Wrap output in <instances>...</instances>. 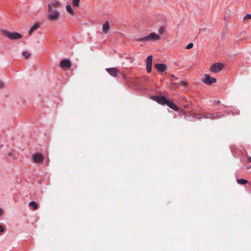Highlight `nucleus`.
Returning a JSON list of instances; mask_svg holds the SVG:
<instances>
[{
    "instance_id": "29",
    "label": "nucleus",
    "mask_w": 251,
    "mask_h": 251,
    "mask_svg": "<svg viewBox=\"0 0 251 251\" xmlns=\"http://www.w3.org/2000/svg\"><path fill=\"white\" fill-rule=\"evenodd\" d=\"M125 56V54H122V55L121 56V57H125V58H126V59H128V60H130V59H131V58L130 56Z\"/></svg>"
},
{
    "instance_id": "15",
    "label": "nucleus",
    "mask_w": 251,
    "mask_h": 251,
    "mask_svg": "<svg viewBox=\"0 0 251 251\" xmlns=\"http://www.w3.org/2000/svg\"><path fill=\"white\" fill-rule=\"evenodd\" d=\"M166 105L176 111L179 110V107L170 100H167Z\"/></svg>"
},
{
    "instance_id": "13",
    "label": "nucleus",
    "mask_w": 251,
    "mask_h": 251,
    "mask_svg": "<svg viewBox=\"0 0 251 251\" xmlns=\"http://www.w3.org/2000/svg\"><path fill=\"white\" fill-rule=\"evenodd\" d=\"M52 12V13H50L48 15V19L50 21L56 20L60 15V13L56 10Z\"/></svg>"
},
{
    "instance_id": "28",
    "label": "nucleus",
    "mask_w": 251,
    "mask_h": 251,
    "mask_svg": "<svg viewBox=\"0 0 251 251\" xmlns=\"http://www.w3.org/2000/svg\"><path fill=\"white\" fill-rule=\"evenodd\" d=\"M251 19V14H247L244 17V20H248Z\"/></svg>"
},
{
    "instance_id": "4",
    "label": "nucleus",
    "mask_w": 251,
    "mask_h": 251,
    "mask_svg": "<svg viewBox=\"0 0 251 251\" xmlns=\"http://www.w3.org/2000/svg\"><path fill=\"white\" fill-rule=\"evenodd\" d=\"M0 32L3 36L8 37L11 40L20 39L23 37V35L17 32H10L5 29H1Z\"/></svg>"
},
{
    "instance_id": "17",
    "label": "nucleus",
    "mask_w": 251,
    "mask_h": 251,
    "mask_svg": "<svg viewBox=\"0 0 251 251\" xmlns=\"http://www.w3.org/2000/svg\"><path fill=\"white\" fill-rule=\"evenodd\" d=\"M110 28V25L109 22L108 21H106L103 25L102 26V30L103 32L105 33H107L108 31Z\"/></svg>"
},
{
    "instance_id": "32",
    "label": "nucleus",
    "mask_w": 251,
    "mask_h": 251,
    "mask_svg": "<svg viewBox=\"0 0 251 251\" xmlns=\"http://www.w3.org/2000/svg\"><path fill=\"white\" fill-rule=\"evenodd\" d=\"M247 161H248V162H251V157H249V158H248V159H247Z\"/></svg>"
},
{
    "instance_id": "30",
    "label": "nucleus",
    "mask_w": 251,
    "mask_h": 251,
    "mask_svg": "<svg viewBox=\"0 0 251 251\" xmlns=\"http://www.w3.org/2000/svg\"><path fill=\"white\" fill-rule=\"evenodd\" d=\"M4 83L2 81H0V89H2L4 86Z\"/></svg>"
},
{
    "instance_id": "5",
    "label": "nucleus",
    "mask_w": 251,
    "mask_h": 251,
    "mask_svg": "<svg viewBox=\"0 0 251 251\" xmlns=\"http://www.w3.org/2000/svg\"><path fill=\"white\" fill-rule=\"evenodd\" d=\"M151 99L152 100L156 101L158 103L163 105H166V102L168 100V99H167L165 96L161 95L159 96L152 95L151 96Z\"/></svg>"
},
{
    "instance_id": "9",
    "label": "nucleus",
    "mask_w": 251,
    "mask_h": 251,
    "mask_svg": "<svg viewBox=\"0 0 251 251\" xmlns=\"http://www.w3.org/2000/svg\"><path fill=\"white\" fill-rule=\"evenodd\" d=\"M154 67L158 73L161 74L167 70V65L163 63H155Z\"/></svg>"
},
{
    "instance_id": "2",
    "label": "nucleus",
    "mask_w": 251,
    "mask_h": 251,
    "mask_svg": "<svg viewBox=\"0 0 251 251\" xmlns=\"http://www.w3.org/2000/svg\"><path fill=\"white\" fill-rule=\"evenodd\" d=\"M160 39V36L155 32H151L148 35L143 37L136 38V40L139 42H148L149 41H157Z\"/></svg>"
},
{
    "instance_id": "20",
    "label": "nucleus",
    "mask_w": 251,
    "mask_h": 251,
    "mask_svg": "<svg viewBox=\"0 0 251 251\" xmlns=\"http://www.w3.org/2000/svg\"><path fill=\"white\" fill-rule=\"evenodd\" d=\"M188 83L184 81H181L180 83H172V85H175L176 87H178L180 85L183 86H186Z\"/></svg>"
},
{
    "instance_id": "8",
    "label": "nucleus",
    "mask_w": 251,
    "mask_h": 251,
    "mask_svg": "<svg viewBox=\"0 0 251 251\" xmlns=\"http://www.w3.org/2000/svg\"><path fill=\"white\" fill-rule=\"evenodd\" d=\"M32 158L33 162L36 164H42L44 161V155L41 153L36 152L33 154Z\"/></svg>"
},
{
    "instance_id": "22",
    "label": "nucleus",
    "mask_w": 251,
    "mask_h": 251,
    "mask_svg": "<svg viewBox=\"0 0 251 251\" xmlns=\"http://www.w3.org/2000/svg\"><path fill=\"white\" fill-rule=\"evenodd\" d=\"M80 0H72V3L74 7H78L79 5Z\"/></svg>"
},
{
    "instance_id": "31",
    "label": "nucleus",
    "mask_w": 251,
    "mask_h": 251,
    "mask_svg": "<svg viewBox=\"0 0 251 251\" xmlns=\"http://www.w3.org/2000/svg\"><path fill=\"white\" fill-rule=\"evenodd\" d=\"M221 103V101L219 100H218L217 101H216L214 103V105H218L219 104H220Z\"/></svg>"
},
{
    "instance_id": "11",
    "label": "nucleus",
    "mask_w": 251,
    "mask_h": 251,
    "mask_svg": "<svg viewBox=\"0 0 251 251\" xmlns=\"http://www.w3.org/2000/svg\"><path fill=\"white\" fill-rule=\"evenodd\" d=\"M60 66L62 68L69 69L72 66V63L69 59H62L60 63Z\"/></svg>"
},
{
    "instance_id": "10",
    "label": "nucleus",
    "mask_w": 251,
    "mask_h": 251,
    "mask_svg": "<svg viewBox=\"0 0 251 251\" xmlns=\"http://www.w3.org/2000/svg\"><path fill=\"white\" fill-rule=\"evenodd\" d=\"M153 56L150 55L148 56L146 60V70L148 73L151 72Z\"/></svg>"
},
{
    "instance_id": "12",
    "label": "nucleus",
    "mask_w": 251,
    "mask_h": 251,
    "mask_svg": "<svg viewBox=\"0 0 251 251\" xmlns=\"http://www.w3.org/2000/svg\"><path fill=\"white\" fill-rule=\"evenodd\" d=\"M61 6V3L58 1L51 2L48 4V11L49 13H51L53 11L52 7L58 8Z\"/></svg>"
},
{
    "instance_id": "26",
    "label": "nucleus",
    "mask_w": 251,
    "mask_h": 251,
    "mask_svg": "<svg viewBox=\"0 0 251 251\" xmlns=\"http://www.w3.org/2000/svg\"><path fill=\"white\" fill-rule=\"evenodd\" d=\"M193 45H194L193 43H189V44L187 45V46L186 47V49H192V48H193Z\"/></svg>"
},
{
    "instance_id": "33",
    "label": "nucleus",
    "mask_w": 251,
    "mask_h": 251,
    "mask_svg": "<svg viewBox=\"0 0 251 251\" xmlns=\"http://www.w3.org/2000/svg\"><path fill=\"white\" fill-rule=\"evenodd\" d=\"M8 155L9 156H12L13 155V154H12V152H8Z\"/></svg>"
},
{
    "instance_id": "21",
    "label": "nucleus",
    "mask_w": 251,
    "mask_h": 251,
    "mask_svg": "<svg viewBox=\"0 0 251 251\" xmlns=\"http://www.w3.org/2000/svg\"><path fill=\"white\" fill-rule=\"evenodd\" d=\"M236 181L240 185H245L248 183V180L244 178L237 179Z\"/></svg>"
},
{
    "instance_id": "19",
    "label": "nucleus",
    "mask_w": 251,
    "mask_h": 251,
    "mask_svg": "<svg viewBox=\"0 0 251 251\" xmlns=\"http://www.w3.org/2000/svg\"><path fill=\"white\" fill-rule=\"evenodd\" d=\"M67 11L70 13L72 15H75V11H74L72 7L68 4L66 7Z\"/></svg>"
},
{
    "instance_id": "18",
    "label": "nucleus",
    "mask_w": 251,
    "mask_h": 251,
    "mask_svg": "<svg viewBox=\"0 0 251 251\" xmlns=\"http://www.w3.org/2000/svg\"><path fill=\"white\" fill-rule=\"evenodd\" d=\"M28 205L29 207H31L33 210H37L39 205L35 201H31L29 202Z\"/></svg>"
},
{
    "instance_id": "24",
    "label": "nucleus",
    "mask_w": 251,
    "mask_h": 251,
    "mask_svg": "<svg viewBox=\"0 0 251 251\" xmlns=\"http://www.w3.org/2000/svg\"><path fill=\"white\" fill-rule=\"evenodd\" d=\"M165 28L164 26H161L158 29V32L159 34H161L164 32Z\"/></svg>"
},
{
    "instance_id": "16",
    "label": "nucleus",
    "mask_w": 251,
    "mask_h": 251,
    "mask_svg": "<svg viewBox=\"0 0 251 251\" xmlns=\"http://www.w3.org/2000/svg\"><path fill=\"white\" fill-rule=\"evenodd\" d=\"M40 27L39 23H35L33 25H32L30 29L29 30V34L31 35L33 31L37 30Z\"/></svg>"
},
{
    "instance_id": "27",
    "label": "nucleus",
    "mask_w": 251,
    "mask_h": 251,
    "mask_svg": "<svg viewBox=\"0 0 251 251\" xmlns=\"http://www.w3.org/2000/svg\"><path fill=\"white\" fill-rule=\"evenodd\" d=\"M232 113L235 115H239L240 114V110L238 109H234L232 111Z\"/></svg>"
},
{
    "instance_id": "3",
    "label": "nucleus",
    "mask_w": 251,
    "mask_h": 251,
    "mask_svg": "<svg viewBox=\"0 0 251 251\" xmlns=\"http://www.w3.org/2000/svg\"><path fill=\"white\" fill-rule=\"evenodd\" d=\"M177 112L179 117L181 118L184 116L185 119L189 121H195L196 119H201L202 118L199 114H193L192 116L187 115L186 112L183 110H179Z\"/></svg>"
},
{
    "instance_id": "1",
    "label": "nucleus",
    "mask_w": 251,
    "mask_h": 251,
    "mask_svg": "<svg viewBox=\"0 0 251 251\" xmlns=\"http://www.w3.org/2000/svg\"><path fill=\"white\" fill-rule=\"evenodd\" d=\"M105 70L110 75L114 77L117 76L118 74H120L125 80L126 81V83L129 85V77H127L124 72H119L117 68H107L105 69Z\"/></svg>"
},
{
    "instance_id": "23",
    "label": "nucleus",
    "mask_w": 251,
    "mask_h": 251,
    "mask_svg": "<svg viewBox=\"0 0 251 251\" xmlns=\"http://www.w3.org/2000/svg\"><path fill=\"white\" fill-rule=\"evenodd\" d=\"M22 55L25 59H28L31 55L30 53H28L26 51H23Z\"/></svg>"
},
{
    "instance_id": "14",
    "label": "nucleus",
    "mask_w": 251,
    "mask_h": 251,
    "mask_svg": "<svg viewBox=\"0 0 251 251\" xmlns=\"http://www.w3.org/2000/svg\"><path fill=\"white\" fill-rule=\"evenodd\" d=\"M199 115H201V117H202V118L204 117L206 119L209 118V119H215L216 118H220L221 116H223L224 115V114L219 115L217 113H209L207 114L205 116H203L201 114H199Z\"/></svg>"
},
{
    "instance_id": "35",
    "label": "nucleus",
    "mask_w": 251,
    "mask_h": 251,
    "mask_svg": "<svg viewBox=\"0 0 251 251\" xmlns=\"http://www.w3.org/2000/svg\"><path fill=\"white\" fill-rule=\"evenodd\" d=\"M184 108H188V107H189V106H188V104H186V105H185L184 106Z\"/></svg>"
},
{
    "instance_id": "7",
    "label": "nucleus",
    "mask_w": 251,
    "mask_h": 251,
    "mask_svg": "<svg viewBox=\"0 0 251 251\" xmlns=\"http://www.w3.org/2000/svg\"><path fill=\"white\" fill-rule=\"evenodd\" d=\"M201 81L205 84L210 85L214 83H216L217 79L210 76L209 75L205 74L204 77L202 78Z\"/></svg>"
},
{
    "instance_id": "34",
    "label": "nucleus",
    "mask_w": 251,
    "mask_h": 251,
    "mask_svg": "<svg viewBox=\"0 0 251 251\" xmlns=\"http://www.w3.org/2000/svg\"><path fill=\"white\" fill-rule=\"evenodd\" d=\"M3 210L0 208V216L2 214Z\"/></svg>"
},
{
    "instance_id": "25",
    "label": "nucleus",
    "mask_w": 251,
    "mask_h": 251,
    "mask_svg": "<svg viewBox=\"0 0 251 251\" xmlns=\"http://www.w3.org/2000/svg\"><path fill=\"white\" fill-rule=\"evenodd\" d=\"M177 79H178L177 77L175 76L173 74L171 75V78H170L171 81H173L176 80Z\"/></svg>"
},
{
    "instance_id": "6",
    "label": "nucleus",
    "mask_w": 251,
    "mask_h": 251,
    "mask_svg": "<svg viewBox=\"0 0 251 251\" xmlns=\"http://www.w3.org/2000/svg\"><path fill=\"white\" fill-rule=\"evenodd\" d=\"M224 67V64L222 63H215L211 65L210 71L214 73H217L221 71Z\"/></svg>"
}]
</instances>
